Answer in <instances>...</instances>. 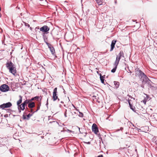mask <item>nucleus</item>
<instances>
[{
	"mask_svg": "<svg viewBox=\"0 0 157 157\" xmlns=\"http://www.w3.org/2000/svg\"><path fill=\"white\" fill-rule=\"evenodd\" d=\"M124 53L123 51H121L118 54V58L121 59V57H124Z\"/></svg>",
	"mask_w": 157,
	"mask_h": 157,
	"instance_id": "obj_13",
	"label": "nucleus"
},
{
	"mask_svg": "<svg viewBox=\"0 0 157 157\" xmlns=\"http://www.w3.org/2000/svg\"><path fill=\"white\" fill-rule=\"evenodd\" d=\"M67 109H65V113H64V116L65 117H67L66 114H67Z\"/></svg>",
	"mask_w": 157,
	"mask_h": 157,
	"instance_id": "obj_27",
	"label": "nucleus"
},
{
	"mask_svg": "<svg viewBox=\"0 0 157 157\" xmlns=\"http://www.w3.org/2000/svg\"><path fill=\"white\" fill-rule=\"evenodd\" d=\"M29 102V100H26L23 103L18 105V109L20 112H21V110H23L25 109V107L27 105Z\"/></svg>",
	"mask_w": 157,
	"mask_h": 157,
	"instance_id": "obj_2",
	"label": "nucleus"
},
{
	"mask_svg": "<svg viewBox=\"0 0 157 157\" xmlns=\"http://www.w3.org/2000/svg\"><path fill=\"white\" fill-rule=\"evenodd\" d=\"M22 99H20L19 100H18L17 102V105L18 106L19 105H21V103L22 102Z\"/></svg>",
	"mask_w": 157,
	"mask_h": 157,
	"instance_id": "obj_20",
	"label": "nucleus"
},
{
	"mask_svg": "<svg viewBox=\"0 0 157 157\" xmlns=\"http://www.w3.org/2000/svg\"><path fill=\"white\" fill-rule=\"evenodd\" d=\"M43 38L44 40V41L46 43V42H47L46 41V39H47V36L45 34V33H44L43 35Z\"/></svg>",
	"mask_w": 157,
	"mask_h": 157,
	"instance_id": "obj_21",
	"label": "nucleus"
},
{
	"mask_svg": "<svg viewBox=\"0 0 157 157\" xmlns=\"http://www.w3.org/2000/svg\"><path fill=\"white\" fill-rule=\"evenodd\" d=\"M143 102L145 104H146V102H147V100L146 99H144L142 101H141V102Z\"/></svg>",
	"mask_w": 157,
	"mask_h": 157,
	"instance_id": "obj_24",
	"label": "nucleus"
},
{
	"mask_svg": "<svg viewBox=\"0 0 157 157\" xmlns=\"http://www.w3.org/2000/svg\"><path fill=\"white\" fill-rule=\"evenodd\" d=\"M34 99H31V100H32V101H33V100H34Z\"/></svg>",
	"mask_w": 157,
	"mask_h": 157,
	"instance_id": "obj_33",
	"label": "nucleus"
},
{
	"mask_svg": "<svg viewBox=\"0 0 157 157\" xmlns=\"http://www.w3.org/2000/svg\"><path fill=\"white\" fill-rule=\"evenodd\" d=\"M120 59L118 58V56H117L116 61L114 63V66H117Z\"/></svg>",
	"mask_w": 157,
	"mask_h": 157,
	"instance_id": "obj_14",
	"label": "nucleus"
},
{
	"mask_svg": "<svg viewBox=\"0 0 157 157\" xmlns=\"http://www.w3.org/2000/svg\"><path fill=\"white\" fill-rule=\"evenodd\" d=\"M18 9H19L20 8L19 7H18Z\"/></svg>",
	"mask_w": 157,
	"mask_h": 157,
	"instance_id": "obj_38",
	"label": "nucleus"
},
{
	"mask_svg": "<svg viewBox=\"0 0 157 157\" xmlns=\"http://www.w3.org/2000/svg\"><path fill=\"white\" fill-rule=\"evenodd\" d=\"M135 99V98L133 99V101H134Z\"/></svg>",
	"mask_w": 157,
	"mask_h": 157,
	"instance_id": "obj_34",
	"label": "nucleus"
},
{
	"mask_svg": "<svg viewBox=\"0 0 157 157\" xmlns=\"http://www.w3.org/2000/svg\"><path fill=\"white\" fill-rule=\"evenodd\" d=\"M29 112H30L32 113H33V110L32 109H30V111H29Z\"/></svg>",
	"mask_w": 157,
	"mask_h": 157,
	"instance_id": "obj_29",
	"label": "nucleus"
},
{
	"mask_svg": "<svg viewBox=\"0 0 157 157\" xmlns=\"http://www.w3.org/2000/svg\"><path fill=\"white\" fill-rule=\"evenodd\" d=\"M92 130L94 133L96 134H98L99 132L98 128L95 124H94L92 126Z\"/></svg>",
	"mask_w": 157,
	"mask_h": 157,
	"instance_id": "obj_6",
	"label": "nucleus"
},
{
	"mask_svg": "<svg viewBox=\"0 0 157 157\" xmlns=\"http://www.w3.org/2000/svg\"><path fill=\"white\" fill-rule=\"evenodd\" d=\"M29 28H30V30H32L33 28L31 27H30Z\"/></svg>",
	"mask_w": 157,
	"mask_h": 157,
	"instance_id": "obj_32",
	"label": "nucleus"
},
{
	"mask_svg": "<svg viewBox=\"0 0 157 157\" xmlns=\"http://www.w3.org/2000/svg\"><path fill=\"white\" fill-rule=\"evenodd\" d=\"M61 103H63V102H62V101H61Z\"/></svg>",
	"mask_w": 157,
	"mask_h": 157,
	"instance_id": "obj_37",
	"label": "nucleus"
},
{
	"mask_svg": "<svg viewBox=\"0 0 157 157\" xmlns=\"http://www.w3.org/2000/svg\"><path fill=\"white\" fill-rule=\"evenodd\" d=\"M52 98H58L57 94V88L56 87L53 90Z\"/></svg>",
	"mask_w": 157,
	"mask_h": 157,
	"instance_id": "obj_9",
	"label": "nucleus"
},
{
	"mask_svg": "<svg viewBox=\"0 0 157 157\" xmlns=\"http://www.w3.org/2000/svg\"><path fill=\"white\" fill-rule=\"evenodd\" d=\"M27 104H28V107L31 109L34 107L35 106L34 102L30 101V100H29V102Z\"/></svg>",
	"mask_w": 157,
	"mask_h": 157,
	"instance_id": "obj_8",
	"label": "nucleus"
},
{
	"mask_svg": "<svg viewBox=\"0 0 157 157\" xmlns=\"http://www.w3.org/2000/svg\"><path fill=\"white\" fill-rule=\"evenodd\" d=\"M94 99L95 100V101L93 99V101H96L97 102H98V103H100L101 102L100 99Z\"/></svg>",
	"mask_w": 157,
	"mask_h": 157,
	"instance_id": "obj_23",
	"label": "nucleus"
},
{
	"mask_svg": "<svg viewBox=\"0 0 157 157\" xmlns=\"http://www.w3.org/2000/svg\"><path fill=\"white\" fill-rule=\"evenodd\" d=\"M70 101V100H69V99H68V101Z\"/></svg>",
	"mask_w": 157,
	"mask_h": 157,
	"instance_id": "obj_35",
	"label": "nucleus"
},
{
	"mask_svg": "<svg viewBox=\"0 0 157 157\" xmlns=\"http://www.w3.org/2000/svg\"><path fill=\"white\" fill-rule=\"evenodd\" d=\"M46 44L48 46V48H49L52 54L53 55H54L55 52L54 48L52 46L51 44L47 42H46Z\"/></svg>",
	"mask_w": 157,
	"mask_h": 157,
	"instance_id": "obj_5",
	"label": "nucleus"
},
{
	"mask_svg": "<svg viewBox=\"0 0 157 157\" xmlns=\"http://www.w3.org/2000/svg\"><path fill=\"white\" fill-rule=\"evenodd\" d=\"M96 2L99 5H100L102 4V2L101 0H95Z\"/></svg>",
	"mask_w": 157,
	"mask_h": 157,
	"instance_id": "obj_19",
	"label": "nucleus"
},
{
	"mask_svg": "<svg viewBox=\"0 0 157 157\" xmlns=\"http://www.w3.org/2000/svg\"><path fill=\"white\" fill-rule=\"evenodd\" d=\"M1 14H0V17H1Z\"/></svg>",
	"mask_w": 157,
	"mask_h": 157,
	"instance_id": "obj_36",
	"label": "nucleus"
},
{
	"mask_svg": "<svg viewBox=\"0 0 157 157\" xmlns=\"http://www.w3.org/2000/svg\"><path fill=\"white\" fill-rule=\"evenodd\" d=\"M12 106L11 103L10 102H8L6 103H4L0 105V108L2 109H4L5 108H9Z\"/></svg>",
	"mask_w": 157,
	"mask_h": 157,
	"instance_id": "obj_4",
	"label": "nucleus"
},
{
	"mask_svg": "<svg viewBox=\"0 0 157 157\" xmlns=\"http://www.w3.org/2000/svg\"><path fill=\"white\" fill-rule=\"evenodd\" d=\"M104 77H105V75L102 76L101 75V74H100V79L101 80V82L102 83H104Z\"/></svg>",
	"mask_w": 157,
	"mask_h": 157,
	"instance_id": "obj_16",
	"label": "nucleus"
},
{
	"mask_svg": "<svg viewBox=\"0 0 157 157\" xmlns=\"http://www.w3.org/2000/svg\"><path fill=\"white\" fill-rule=\"evenodd\" d=\"M6 66L7 68L9 70V72L15 76L17 73L16 69L14 64L11 61L8 60L7 62Z\"/></svg>",
	"mask_w": 157,
	"mask_h": 157,
	"instance_id": "obj_1",
	"label": "nucleus"
},
{
	"mask_svg": "<svg viewBox=\"0 0 157 157\" xmlns=\"http://www.w3.org/2000/svg\"><path fill=\"white\" fill-rule=\"evenodd\" d=\"M39 29V26H37V27H36L35 28V30L36 31Z\"/></svg>",
	"mask_w": 157,
	"mask_h": 157,
	"instance_id": "obj_26",
	"label": "nucleus"
},
{
	"mask_svg": "<svg viewBox=\"0 0 157 157\" xmlns=\"http://www.w3.org/2000/svg\"><path fill=\"white\" fill-rule=\"evenodd\" d=\"M139 71V74L141 76V78H144L146 80L147 79H148V78L147 77V76L144 74L140 70Z\"/></svg>",
	"mask_w": 157,
	"mask_h": 157,
	"instance_id": "obj_10",
	"label": "nucleus"
},
{
	"mask_svg": "<svg viewBox=\"0 0 157 157\" xmlns=\"http://www.w3.org/2000/svg\"><path fill=\"white\" fill-rule=\"evenodd\" d=\"M53 101H55L57 99L58 101H59V99H52Z\"/></svg>",
	"mask_w": 157,
	"mask_h": 157,
	"instance_id": "obj_28",
	"label": "nucleus"
},
{
	"mask_svg": "<svg viewBox=\"0 0 157 157\" xmlns=\"http://www.w3.org/2000/svg\"><path fill=\"white\" fill-rule=\"evenodd\" d=\"M33 113H29V114H28V115H27L26 116H24V119H27L28 120L29 118L32 116L33 115Z\"/></svg>",
	"mask_w": 157,
	"mask_h": 157,
	"instance_id": "obj_15",
	"label": "nucleus"
},
{
	"mask_svg": "<svg viewBox=\"0 0 157 157\" xmlns=\"http://www.w3.org/2000/svg\"><path fill=\"white\" fill-rule=\"evenodd\" d=\"M78 115L79 116V117H83V113H81V112H79V114Z\"/></svg>",
	"mask_w": 157,
	"mask_h": 157,
	"instance_id": "obj_25",
	"label": "nucleus"
},
{
	"mask_svg": "<svg viewBox=\"0 0 157 157\" xmlns=\"http://www.w3.org/2000/svg\"><path fill=\"white\" fill-rule=\"evenodd\" d=\"M128 102L130 106V108L131 109H132L133 111L134 110V108H133V103L132 102V101L131 100H128Z\"/></svg>",
	"mask_w": 157,
	"mask_h": 157,
	"instance_id": "obj_12",
	"label": "nucleus"
},
{
	"mask_svg": "<svg viewBox=\"0 0 157 157\" xmlns=\"http://www.w3.org/2000/svg\"><path fill=\"white\" fill-rule=\"evenodd\" d=\"M39 98V97L38 96H36L33 98Z\"/></svg>",
	"mask_w": 157,
	"mask_h": 157,
	"instance_id": "obj_31",
	"label": "nucleus"
},
{
	"mask_svg": "<svg viewBox=\"0 0 157 157\" xmlns=\"http://www.w3.org/2000/svg\"><path fill=\"white\" fill-rule=\"evenodd\" d=\"M23 23L24 24L25 27H27L28 28L30 27V25L27 23H26L24 21H23Z\"/></svg>",
	"mask_w": 157,
	"mask_h": 157,
	"instance_id": "obj_22",
	"label": "nucleus"
},
{
	"mask_svg": "<svg viewBox=\"0 0 157 157\" xmlns=\"http://www.w3.org/2000/svg\"><path fill=\"white\" fill-rule=\"evenodd\" d=\"M9 86L6 84H4L0 86V90L3 92H6L9 90Z\"/></svg>",
	"mask_w": 157,
	"mask_h": 157,
	"instance_id": "obj_3",
	"label": "nucleus"
},
{
	"mask_svg": "<svg viewBox=\"0 0 157 157\" xmlns=\"http://www.w3.org/2000/svg\"><path fill=\"white\" fill-rule=\"evenodd\" d=\"M97 157H103L102 155H98Z\"/></svg>",
	"mask_w": 157,
	"mask_h": 157,
	"instance_id": "obj_30",
	"label": "nucleus"
},
{
	"mask_svg": "<svg viewBox=\"0 0 157 157\" xmlns=\"http://www.w3.org/2000/svg\"><path fill=\"white\" fill-rule=\"evenodd\" d=\"M50 28L47 25H44L40 29V31L45 33H47L49 31Z\"/></svg>",
	"mask_w": 157,
	"mask_h": 157,
	"instance_id": "obj_7",
	"label": "nucleus"
},
{
	"mask_svg": "<svg viewBox=\"0 0 157 157\" xmlns=\"http://www.w3.org/2000/svg\"><path fill=\"white\" fill-rule=\"evenodd\" d=\"M114 83L116 88H118L119 86V82L117 81H115L114 82Z\"/></svg>",
	"mask_w": 157,
	"mask_h": 157,
	"instance_id": "obj_17",
	"label": "nucleus"
},
{
	"mask_svg": "<svg viewBox=\"0 0 157 157\" xmlns=\"http://www.w3.org/2000/svg\"><path fill=\"white\" fill-rule=\"evenodd\" d=\"M116 41L113 40L112 42V43L111 45V49L110 50V51H112L113 50L114 46L116 43Z\"/></svg>",
	"mask_w": 157,
	"mask_h": 157,
	"instance_id": "obj_11",
	"label": "nucleus"
},
{
	"mask_svg": "<svg viewBox=\"0 0 157 157\" xmlns=\"http://www.w3.org/2000/svg\"><path fill=\"white\" fill-rule=\"evenodd\" d=\"M114 66V68L111 71V72L112 73H114L116 71V69L117 67V66Z\"/></svg>",
	"mask_w": 157,
	"mask_h": 157,
	"instance_id": "obj_18",
	"label": "nucleus"
}]
</instances>
